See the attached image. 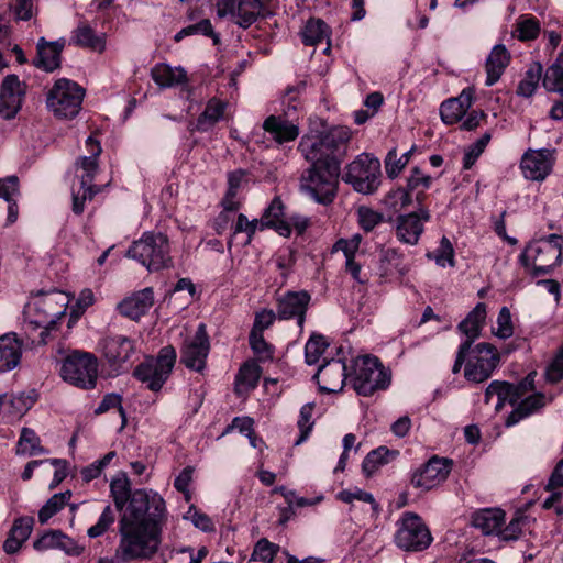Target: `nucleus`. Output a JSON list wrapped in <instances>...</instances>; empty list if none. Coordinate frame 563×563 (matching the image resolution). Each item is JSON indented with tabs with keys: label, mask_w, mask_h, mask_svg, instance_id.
<instances>
[{
	"label": "nucleus",
	"mask_w": 563,
	"mask_h": 563,
	"mask_svg": "<svg viewBox=\"0 0 563 563\" xmlns=\"http://www.w3.org/2000/svg\"><path fill=\"white\" fill-rule=\"evenodd\" d=\"M166 516L163 497L152 489H136L119 520L120 541L114 552L119 563L152 558L161 544Z\"/></svg>",
	"instance_id": "obj_1"
},
{
	"label": "nucleus",
	"mask_w": 563,
	"mask_h": 563,
	"mask_svg": "<svg viewBox=\"0 0 563 563\" xmlns=\"http://www.w3.org/2000/svg\"><path fill=\"white\" fill-rule=\"evenodd\" d=\"M350 137V131L344 128H335L325 133L306 134L298 144V151L311 165L323 167L330 163H339L336 153Z\"/></svg>",
	"instance_id": "obj_2"
},
{
	"label": "nucleus",
	"mask_w": 563,
	"mask_h": 563,
	"mask_svg": "<svg viewBox=\"0 0 563 563\" xmlns=\"http://www.w3.org/2000/svg\"><path fill=\"white\" fill-rule=\"evenodd\" d=\"M563 236L550 234L529 243L520 255V262L533 276L549 274L562 262Z\"/></svg>",
	"instance_id": "obj_3"
},
{
	"label": "nucleus",
	"mask_w": 563,
	"mask_h": 563,
	"mask_svg": "<svg viewBox=\"0 0 563 563\" xmlns=\"http://www.w3.org/2000/svg\"><path fill=\"white\" fill-rule=\"evenodd\" d=\"M131 257L151 272L161 271L172 266V256L168 239L163 233L145 232L132 243L126 251Z\"/></svg>",
	"instance_id": "obj_4"
},
{
	"label": "nucleus",
	"mask_w": 563,
	"mask_h": 563,
	"mask_svg": "<svg viewBox=\"0 0 563 563\" xmlns=\"http://www.w3.org/2000/svg\"><path fill=\"white\" fill-rule=\"evenodd\" d=\"M339 163L311 165L300 177V191L321 205H330L338 190Z\"/></svg>",
	"instance_id": "obj_5"
},
{
	"label": "nucleus",
	"mask_w": 563,
	"mask_h": 563,
	"mask_svg": "<svg viewBox=\"0 0 563 563\" xmlns=\"http://www.w3.org/2000/svg\"><path fill=\"white\" fill-rule=\"evenodd\" d=\"M67 299L62 291L37 295L26 307L25 321L32 329H42L41 338L65 314ZM44 342V339H41Z\"/></svg>",
	"instance_id": "obj_6"
},
{
	"label": "nucleus",
	"mask_w": 563,
	"mask_h": 563,
	"mask_svg": "<svg viewBox=\"0 0 563 563\" xmlns=\"http://www.w3.org/2000/svg\"><path fill=\"white\" fill-rule=\"evenodd\" d=\"M352 384L357 395L367 397L376 390L386 389L390 384V374L376 356H360L354 361Z\"/></svg>",
	"instance_id": "obj_7"
},
{
	"label": "nucleus",
	"mask_w": 563,
	"mask_h": 563,
	"mask_svg": "<svg viewBox=\"0 0 563 563\" xmlns=\"http://www.w3.org/2000/svg\"><path fill=\"white\" fill-rule=\"evenodd\" d=\"M60 376L74 386L93 388L98 377V360L92 353L74 350L63 360Z\"/></svg>",
	"instance_id": "obj_8"
},
{
	"label": "nucleus",
	"mask_w": 563,
	"mask_h": 563,
	"mask_svg": "<svg viewBox=\"0 0 563 563\" xmlns=\"http://www.w3.org/2000/svg\"><path fill=\"white\" fill-rule=\"evenodd\" d=\"M84 96L85 90L77 82L60 78L47 93V108L58 118L71 119L79 113Z\"/></svg>",
	"instance_id": "obj_9"
},
{
	"label": "nucleus",
	"mask_w": 563,
	"mask_h": 563,
	"mask_svg": "<svg viewBox=\"0 0 563 563\" xmlns=\"http://www.w3.org/2000/svg\"><path fill=\"white\" fill-rule=\"evenodd\" d=\"M176 357V350L172 345L164 346L156 358L152 357L139 364L133 375L150 390L159 391L172 374Z\"/></svg>",
	"instance_id": "obj_10"
},
{
	"label": "nucleus",
	"mask_w": 563,
	"mask_h": 563,
	"mask_svg": "<svg viewBox=\"0 0 563 563\" xmlns=\"http://www.w3.org/2000/svg\"><path fill=\"white\" fill-rule=\"evenodd\" d=\"M380 175L379 159L364 153L346 166L343 180L352 185L357 192L371 195L378 189Z\"/></svg>",
	"instance_id": "obj_11"
},
{
	"label": "nucleus",
	"mask_w": 563,
	"mask_h": 563,
	"mask_svg": "<svg viewBox=\"0 0 563 563\" xmlns=\"http://www.w3.org/2000/svg\"><path fill=\"white\" fill-rule=\"evenodd\" d=\"M500 354L490 343L482 342L467 350L464 377L467 382L479 384L487 380L498 367Z\"/></svg>",
	"instance_id": "obj_12"
},
{
	"label": "nucleus",
	"mask_w": 563,
	"mask_h": 563,
	"mask_svg": "<svg viewBox=\"0 0 563 563\" xmlns=\"http://www.w3.org/2000/svg\"><path fill=\"white\" fill-rule=\"evenodd\" d=\"M395 543L405 551H423L432 542V536L421 517L413 512H405L397 522Z\"/></svg>",
	"instance_id": "obj_13"
},
{
	"label": "nucleus",
	"mask_w": 563,
	"mask_h": 563,
	"mask_svg": "<svg viewBox=\"0 0 563 563\" xmlns=\"http://www.w3.org/2000/svg\"><path fill=\"white\" fill-rule=\"evenodd\" d=\"M98 349L110 368L120 374L129 368L136 353V341L128 335L110 333L100 339Z\"/></svg>",
	"instance_id": "obj_14"
},
{
	"label": "nucleus",
	"mask_w": 563,
	"mask_h": 563,
	"mask_svg": "<svg viewBox=\"0 0 563 563\" xmlns=\"http://www.w3.org/2000/svg\"><path fill=\"white\" fill-rule=\"evenodd\" d=\"M210 352V339L205 323H199L194 335L188 336L180 347V363L188 369L201 373Z\"/></svg>",
	"instance_id": "obj_15"
},
{
	"label": "nucleus",
	"mask_w": 563,
	"mask_h": 563,
	"mask_svg": "<svg viewBox=\"0 0 563 563\" xmlns=\"http://www.w3.org/2000/svg\"><path fill=\"white\" fill-rule=\"evenodd\" d=\"M217 13L220 18L231 15L243 29L251 26L263 14V0H217Z\"/></svg>",
	"instance_id": "obj_16"
},
{
	"label": "nucleus",
	"mask_w": 563,
	"mask_h": 563,
	"mask_svg": "<svg viewBox=\"0 0 563 563\" xmlns=\"http://www.w3.org/2000/svg\"><path fill=\"white\" fill-rule=\"evenodd\" d=\"M451 468V460L433 456L412 473L411 484L416 488L430 490L446 479Z\"/></svg>",
	"instance_id": "obj_17"
},
{
	"label": "nucleus",
	"mask_w": 563,
	"mask_h": 563,
	"mask_svg": "<svg viewBox=\"0 0 563 563\" xmlns=\"http://www.w3.org/2000/svg\"><path fill=\"white\" fill-rule=\"evenodd\" d=\"M554 164V150H528L521 157L520 168L525 178L542 181L551 173Z\"/></svg>",
	"instance_id": "obj_18"
},
{
	"label": "nucleus",
	"mask_w": 563,
	"mask_h": 563,
	"mask_svg": "<svg viewBox=\"0 0 563 563\" xmlns=\"http://www.w3.org/2000/svg\"><path fill=\"white\" fill-rule=\"evenodd\" d=\"M262 129L278 145L295 141L299 136L297 118L288 111H283L277 115H268L264 120Z\"/></svg>",
	"instance_id": "obj_19"
},
{
	"label": "nucleus",
	"mask_w": 563,
	"mask_h": 563,
	"mask_svg": "<svg viewBox=\"0 0 563 563\" xmlns=\"http://www.w3.org/2000/svg\"><path fill=\"white\" fill-rule=\"evenodd\" d=\"M25 96V85L16 75L4 77L0 91V115L3 119H13L21 109Z\"/></svg>",
	"instance_id": "obj_20"
},
{
	"label": "nucleus",
	"mask_w": 563,
	"mask_h": 563,
	"mask_svg": "<svg viewBox=\"0 0 563 563\" xmlns=\"http://www.w3.org/2000/svg\"><path fill=\"white\" fill-rule=\"evenodd\" d=\"M310 300L311 296L305 290L288 291L277 299V317L280 320L296 319L302 329Z\"/></svg>",
	"instance_id": "obj_21"
},
{
	"label": "nucleus",
	"mask_w": 563,
	"mask_h": 563,
	"mask_svg": "<svg viewBox=\"0 0 563 563\" xmlns=\"http://www.w3.org/2000/svg\"><path fill=\"white\" fill-rule=\"evenodd\" d=\"M430 220L427 208H419L416 212L401 214L396 220V236L399 241L416 245L423 232V222Z\"/></svg>",
	"instance_id": "obj_22"
},
{
	"label": "nucleus",
	"mask_w": 563,
	"mask_h": 563,
	"mask_svg": "<svg viewBox=\"0 0 563 563\" xmlns=\"http://www.w3.org/2000/svg\"><path fill=\"white\" fill-rule=\"evenodd\" d=\"M322 391L328 394L342 390L346 379V366L341 360H330L321 365L313 376Z\"/></svg>",
	"instance_id": "obj_23"
},
{
	"label": "nucleus",
	"mask_w": 563,
	"mask_h": 563,
	"mask_svg": "<svg viewBox=\"0 0 563 563\" xmlns=\"http://www.w3.org/2000/svg\"><path fill=\"white\" fill-rule=\"evenodd\" d=\"M65 44V38L48 42L41 37L36 44V57L32 62L33 65L46 73H53L60 67V56Z\"/></svg>",
	"instance_id": "obj_24"
},
{
	"label": "nucleus",
	"mask_w": 563,
	"mask_h": 563,
	"mask_svg": "<svg viewBox=\"0 0 563 563\" xmlns=\"http://www.w3.org/2000/svg\"><path fill=\"white\" fill-rule=\"evenodd\" d=\"M153 305L154 295L152 288H144L118 303V310L122 316L137 321L147 313Z\"/></svg>",
	"instance_id": "obj_25"
},
{
	"label": "nucleus",
	"mask_w": 563,
	"mask_h": 563,
	"mask_svg": "<svg viewBox=\"0 0 563 563\" xmlns=\"http://www.w3.org/2000/svg\"><path fill=\"white\" fill-rule=\"evenodd\" d=\"M35 390L12 395H0V408L3 409V418L8 420L19 419L24 416L36 402Z\"/></svg>",
	"instance_id": "obj_26"
},
{
	"label": "nucleus",
	"mask_w": 563,
	"mask_h": 563,
	"mask_svg": "<svg viewBox=\"0 0 563 563\" xmlns=\"http://www.w3.org/2000/svg\"><path fill=\"white\" fill-rule=\"evenodd\" d=\"M22 341L15 333L0 336V373L14 369L21 362Z\"/></svg>",
	"instance_id": "obj_27"
},
{
	"label": "nucleus",
	"mask_w": 563,
	"mask_h": 563,
	"mask_svg": "<svg viewBox=\"0 0 563 563\" xmlns=\"http://www.w3.org/2000/svg\"><path fill=\"white\" fill-rule=\"evenodd\" d=\"M510 62V54L503 44L495 45L488 55L485 64L487 77L486 86L495 85L501 77Z\"/></svg>",
	"instance_id": "obj_28"
},
{
	"label": "nucleus",
	"mask_w": 563,
	"mask_h": 563,
	"mask_svg": "<svg viewBox=\"0 0 563 563\" xmlns=\"http://www.w3.org/2000/svg\"><path fill=\"white\" fill-rule=\"evenodd\" d=\"M34 525L32 517L18 518L9 531L8 538L3 543V550L8 554L16 553L22 544L29 539Z\"/></svg>",
	"instance_id": "obj_29"
},
{
	"label": "nucleus",
	"mask_w": 563,
	"mask_h": 563,
	"mask_svg": "<svg viewBox=\"0 0 563 563\" xmlns=\"http://www.w3.org/2000/svg\"><path fill=\"white\" fill-rule=\"evenodd\" d=\"M227 178L228 189L221 205L227 210H239L241 207L239 191L249 184V173L239 168L228 173Z\"/></svg>",
	"instance_id": "obj_30"
},
{
	"label": "nucleus",
	"mask_w": 563,
	"mask_h": 563,
	"mask_svg": "<svg viewBox=\"0 0 563 563\" xmlns=\"http://www.w3.org/2000/svg\"><path fill=\"white\" fill-rule=\"evenodd\" d=\"M264 228H274L283 236L290 235L289 225L284 218V205L279 197H275L264 210L261 218V230Z\"/></svg>",
	"instance_id": "obj_31"
},
{
	"label": "nucleus",
	"mask_w": 563,
	"mask_h": 563,
	"mask_svg": "<svg viewBox=\"0 0 563 563\" xmlns=\"http://www.w3.org/2000/svg\"><path fill=\"white\" fill-rule=\"evenodd\" d=\"M70 44L102 53L106 49V35L97 34L87 23H80L71 33Z\"/></svg>",
	"instance_id": "obj_32"
},
{
	"label": "nucleus",
	"mask_w": 563,
	"mask_h": 563,
	"mask_svg": "<svg viewBox=\"0 0 563 563\" xmlns=\"http://www.w3.org/2000/svg\"><path fill=\"white\" fill-rule=\"evenodd\" d=\"M153 81L161 88H170L187 82V73L181 67L157 64L151 70Z\"/></svg>",
	"instance_id": "obj_33"
},
{
	"label": "nucleus",
	"mask_w": 563,
	"mask_h": 563,
	"mask_svg": "<svg viewBox=\"0 0 563 563\" xmlns=\"http://www.w3.org/2000/svg\"><path fill=\"white\" fill-rule=\"evenodd\" d=\"M33 547L37 551H44L48 549H60L67 554H78L77 545L60 530H53L44 533L41 538L34 541Z\"/></svg>",
	"instance_id": "obj_34"
},
{
	"label": "nucleus",
	"mask_w": 563,
	"mask_h": 563,
	"mask_svg": "<svg viewBox=\"0 0 563 563\" xmlns=\"http://www.w3.org/2000/svg\"><path fill=\"white\" fill-rule=\"evenodd\" d=\"M505 521L501 509H482L472 516V525L482 530L484 534H498Z\"/></svg>",
	"instance_id": "obj_35"
},
{
	"label": "nucleus",
	"mask_w": 563,
	"mask_h": 563,
	"mask_svg": "<svg viewBox=\"0 0 563 563\" xmlns=\"http://www.w3.org/2000/svg\"><path fill=\"white\" fill-rule=\"evenodd\" d=\"M486 314V305L479 302L459 324L460 331L467 338L464 342H471L472 345L474 341L479 336L485 323Z\"/></svg>",
	"instance_id": "obj_36"
},
{
	"label": "nucleus",
	"mask_w": 563,
	"mask_h": 563,
	"mask_svg": "<svg viewBox=\"0 0 563 563\" xmlns=\"http://www.w3.org/2000/svg\"><path fill=\"white\" fill-rule=\"evenodd\" d=\"M227 103L220 99L212 98L207 102L203 112L198 117L196 130L200 132L209 131L219 120L222 119Z\"/></svg>",
	"instance_id": "obj_37"
},
{
	"label": "nucleus",
	"mask_w": 563,
	"mask_h": 563,
	"mask_svg": "<svg viewBox=\"0 0 563 563\" xmlns=\"http://www.w3.org/2000/svg\"><path fill=\"white\" fill-rule=\"evenodd\" d=\"M494 395L498 399L497 408L501 407L505 402L514 405L519 400V393L515 385L507 382L493 380L485 390V402L488 404Z\"/></svg>",
	"instance_id": "obj_38"
},
{
	"label": "nucleus",
	"mask_w": 563,
	"mask_h": 563,
	"mask_svg": "<svg viewBox=\"0 0 563 563\" xmlns=\"http://www.w3.org/2000/svg\"><path fill=\"white\" fill-rule=\"evenodd\" d=\"M110 492L113 503L120 511L128 507L132 495L135 493V490L131 493L130 481L125 474H121L111 481Z\"/></svg>",
	"instance_id": "obj_39"
},
{
	"label": "nucleus",
	"mask_w": 563,
	"mask_h": 563,
	"mask_svg": "<svg viewBox=\"0 0 563 563\" xmlns=\"http://www.w3.org/2000/svg\"><path fill=\"white\" fill-rule=\"evenodd\" d=\"M330 31L328 25L320 19H310L301 31L302 42L306 45L314 46L328 41Z\"/></svg>",
	"instance_id": "obj_40"
},
{
	"label": "nucleus",
	"mask_w": 563,
	"mask_h": 563,
	"mask_svg": "<svg viewBox=\"0 0 563 563\" xmlns=\"http://www.w3.org/2000/svg\"><path fill=\"white\" fill-rule=\"evenodd\" d=\"M46 452L47 451L41 445L40 437L35 431L26 427L22 428L16 445V453L34 456Z\"/></svg>",
	"instance_id": "obj_41"
},
{
	"label": "nucleus",
	"mask_w": 563,
	"mask_h": 563,
	"mask_svg": "<svg viewBox=\"0 0 563 563\" xmlns=\"http://www.w3.org/2000/svg\"><path fill=\"white\" fill-rule=\"evenodd\" d=\"M543 86L548 91L563 97V49L556 60L545 70Z\"/></svg>",
	"instance_id": "obj_42"
},
{
	"label": "nucleus",
	"mask_w": 563,
	"mask_h": 563,
	"mask_svg": "<svg viewBox=\"0 0 563 563\" xmlns=\"http://www.w3.org/2000/svg\"><path fill=\"white\" fill-rule=\"evenodd\" d=\"M261 377V369L255 363H244L235 377V390L238 394L256 387Z\"/></svg>",
	"instance_id": "obj_43"
},
{
	"label": "nucleus",
	"mask_w": 563,
	"mask_h": 563,
	"mask_svg": "<svg viewBox=\"0 0 563 563\" xmlns=\"http://www.w3.org/2000/svg\"><path fill=\"white\" fill-rule=\"evenodd\" d=\"M544 396L541 394H536L529 397H526L518 407L509 415L507 419V426H512L520 421L521 419L531 415L536 409L542 407Z\"/></svg>",
	"instance_id": "obj_44"
},
{
	"label": "nucleus",
	"mask_w": 563,
	"mask_h": 563,
	"mask_svg": "<svg viewBox=\"0 0 563 563\" xmlns=\"http://www.w3.org/2000/svg\"><path fill=\"white\" fill-rule=\"evenodd\" d=\"M544 396L541 394H536L529 397H526L518 407L509 415L507 419V426H512L520 421L521 419L531 415L536 409L542 407Z\"/></svg>",
	"instance_id": "obj_45"
},
{
	"label": "nucleus",
	"mask_w": 563,
	"mask_h": 563,
	"mask_svg": "<svg viewBox=\"0 0 563 563\" xmlns=\"http://www.w3.org/2000/svg\"><path fill=\"white\" fill-rule=\"evenodd\" d=\"M71 493L69 490L53 495L46 504L38 511V521L44 525L55 514L62 510L70 499Z\"/></svg>",
	"instance_id": "obj_46"
},
{
	"label": "nucleus",
	"mask_w": 563,
	"mask_h": 563,
	"mask_svg": "<svg viewBox=\"0 0 563 563\" xmlns=\"http://www.w3.org/2000/svg\"><path fill=\"white\" fill-rule=\"evenodd\" d=\"M540 33V23L537 18L532 15H521L517 23L515 34L519 41H532L538 37Z\"/></svg>",
	"instance_id": "obj_47"
},
{
	"label": "nucleus",
	"mask_w": 563,
	"mask_h": 563,
	"mask_svg": "<svg viewBox=\"0 0 563 563\" xmlns=\"http://www.w3.org/2000/svg\"><path fill=\"white\" fill-rule=\"evenodd\" d=\"M389 454L390 451L386 446H379L375 450H372L363 460V473L367 477L372 476L380 466L388 463L387 457Z\"/></svg>",
	"instance_id": "obj_48"
},
{
	"label": "nucleus",
	"mask_w": 563,
	"mask_h": 563,
	"mask_svg": "<svg viewBox=\"0 0 563 563\" xmlns=\"http://www.w3.org/2000/svg\"><path fill=\"white\" fill-rule=\"evenodd\" d=\"M542 74V67L540 64H536L534 66L530 67L526 74L522 80H520L518 87H517V93L522 97H531L541 79Z\"/></svg>",
	"instance_id": "obj_49"
},
{
	"label": "nucleus",
	"mask_w": 563,
	"mask_h": 563,
	"mask_svg": "<svg viewBox=\"0 0 563 563\" xmlns=\"http://www.w3.org/2000/svg\"><path fill=\"white\" fill-rule=\"evenodd\" d=\"M427 256L434 260L440 267H454L455 265L454 249L446 236H442L439 247L433 253H428Z\"/></svg>",
	"instance_id": "obj_50"
},
{
	"label": "nucleus",
	"mask_w": 563,
	"mask_h": 563,
	"mask_svg": "<svg viewBox=\"0 0 563 563\" xmlns=\"http://www.w3.org/2000/svg\"><path fill=\"white\" fill-rule=\"evenodd\" d=\"M328 346L329 344L323 335H311L305 346L306 363L309 365L317 364Z\"/></svg>",
	"instance_id": "obj_51"
},
{
	"label": "nucleus",
	"mask_w": 563,
	"mask_h": 563,
	"mask_svg": "<svg viewBox=\"0 0 563 563\" xmlns=\"http://www.w3.org/2000/svg\"><path fill=\"white\" fill-rule=\"evenodd\" d=\"M257 229H261V219H253L252 221H250L245 214L240 213L233 227V234L230 236L228 241V249L231 250L232 247L233 236L242 232L246 233L247 239L245 243L249 244L252 241V238Z\"/></svg>",
	"instance_id": "obj_52"
},
{
	"label": "nucleus",
	"mask_w": 563,
	"mask_h": 563,
	"mask_svg": "<svg viewBox=\"0 0 563 563\" xmlns=\"http://www.w3.org/2000/svg\"><path fill=\"white\" fill-rule=\"evenodd\" d=\"M313 409H314V405L312 402L305 404L300 408L299 418L297 421V426L300 430V435L295 442L296 445H299L302 442H305L308 439V437L312 430V427L314 424V422L312 420Z\"/></svg>",
	"instance_id": "obj_53"
},
{
	"label": "nucleus",
	"mask_w": 563,
	"mask_h": 563,
	"mask_svg": "<svg viewBox=\"0 0 563 563\" xmlns=\"http://www.w3.org/2000/svg\"><path fill=\"white\" fill-rule=\"evenodd\" d=\"M411 151L404 153L400 157L396 148L390 150L385 158V170L389 178H396L409 162Z\"/></svg>",
	"instance_id": "obj_54"
},
{
	"label": "nucleus",
	"mask_w": 563,
	"mask_h": 563,
	"mask_svg": "<svg viewBox=\"0 0 563 563\" xmlns=\"http://www.w3.org/2000/svg\"><path fill=\"white\" fill-rule=\"evenodd\" d=\"M336 498L345 504H352L354 500L368 503L374 512L378 511V505L375 501L374 496L357 487L339 492Z\"/></svg>",
	"instance_id": "obj_55"
},
{
	"label": "nucleus",
	"mask_w": 563,
	"mask_h": 563,
	"mask_svg": "<svg viewBox=\"0 0 563 563\" xmlns=\"http://www.w3.org/2000/svg\"><path fill=\"white\" fill-rule=\"evenodd\" d=\"M250 346L260 362L272 361L274 357V347L267 343L262 333H250Z\"/></svg>",
	"instance_id": "obj_56"
},
{
	"label": "nucleus",
	"mask_w": 563,
	"mask_h": 563,
	"mask_svg": "<svg viewBox=\"0 0 563 563\" xmlns=\"http://www.w3.org/2000/svg\"><path fill=\"white\" fill-rule=\"evenodd\" d=\"M431 186V177L424 175L420 168L415 167L411 170L410 176L407 179V188L413 192L415 190L421 188L420 191L417 192L416 199L421 202L424 195L423 191Z\"/></svg>",
	"instance_id": "obj_57"
},
{
	"label": "nucleus",
	"mask_w": 563,
	"mask_h": 563,
	"mask_svg": "<svg viewBox=\"0 0 563 563\" xmlns=\"http://www.w3.org/2000/svg\"><path fill=\"white\" fill-rule=\"evenodd\" d=\"M278 550V545L269 542L267 539H261L254 547L253 553L251 555V561L253 562H262V563H272L274 556Z\"/></svg>",
	"instance_id": "obj_58"
},
{
	"label": "nucleus",
	"mask_w": 563,
	"mask_h": 563,
	"mask_svg": "<svg viewBox=\"0 0 563 563\" xmlns=\"http://www.w3.org/2000/svg\"><path fill=\"white\" fill-rule=\"evenodd\" d=\"M490 137L489 133H485L474 144H472L468 150H466L463 156V167L465 169H470L475 164L489 143Z\"/></svg>",
	"instance_id": "obj_59"
},
{
	"label": "nucleus",
	"mask_w": 563,
	"mask_h": 563,
	"mask_svg": "<svg viewBox=\"0 0 563 563\" xmlns=\"http://www.w3.org/2000/svg\"><path fill=\"white\" fill-rule=\"evenodd\" d=\"M440 115L441 120L445 124L452 125L461 121L465 113L460 108V106L451 98L441 103Z\"/></svg>",
	"instance_id": "obj_60"
},
{
	"label": "nucleus",
	"mask_w": 563,
	"mask_h": 563,
	"mask_svg": "<svg viewBox=\"0 0 563 563\" xmlns=\"http://www.w3.org/2000/svg\"><path fill=\"white\" fill-rule=\"evenodd\" d=\"M115 516L110 506L104 507L96 525L91 526L87 534L90 538L102 536L114 522Z\"/></svg>",
	"instance_id": "obj_61"
},
{
	"label": "nucleus",
	"mask_w": 563,
	"mask_h": 563,
	"mask_svg": "<svg viewBox=\"0 0 563 563\" xmlns=\"http://www.w3.org/2000/svg\"><path fill=\"white\" fill-rule=\"evenodd\" d=\"M494 334L500 339H508L514 334V325L511 321V313L507 307L499 310L497 317V328Z\"/></svg>",
	"instance_id": "obj_62"
},
{
	"label": "nucleus",
	"mask_w": 563,
	"mask_h": 563,
	"mask_svg": "<svg viewBox=\"0 0 563 563\" xmlns=\"http://www.w3.org/2000/svg\"><path fill=\"white\" fill-rule=\"evenodd\" d=\"M76 165L84 170L81 175V187L92 186V180L98 169V162L93 156L80 157Z\"/></svg>",
	"instance_id": "obj_63"
},
{
	"label": "nucleus",
	"mask_w": 563,
	"mask_h": 563,
	"mask_svg": "<svg viewBox=\"0 0 563 563\" xmlns=\"http://www.w3.org/2000/svg\"><path fill=\"white\" fill-rule=\"evenodd\" d=\"M545 378L550 383H558L563 378V345L558 350L556 354L545 369Z\"/></svg>",
	"instance_id": "obj_64"
}]
</instances>
